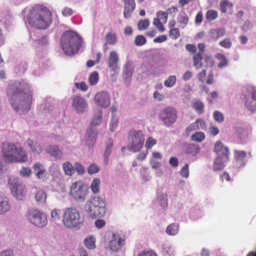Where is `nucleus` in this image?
Listing matches in <instances>:
<instances>
[{
	"instance_id": "nucleus-1",
	"label": "nucleus",
	"mask_w": 256,
	"mask_h": 256,
	"mask_svg": "<svg viewBox=\"0 0 256 256\" xmlns=\"http://www.w3.org/2000/svg\"><path fill=\"white\" fill-rule=\"evenodd\" d=\"M8 96L13 109L16 112H27L32 102L30 87L24 81L8 85Z\"/></svg>"
},
{
	"instance_id": "nucleus-2",
	"label": "nucleus",
	"mask_w": 256,
	"mask_h": 256,
	"mask_svg": "<svg viewBox=\"0 0 256 256\" xmlns=\"http://www.w3.org/2000/svg\"><path fill=\"white\" fill-rule=\"evenodd\" d=\"M27 20L29 24L33 27L46 29L52 22V14L46 6L38 4L30 10L28 15Z\"/></svg>"
},
{
	"instance_id": "nucleus-3",
	"label": "nucleus",
	"mask_w": 256,
	"mask_h": 256,
	"mask_svg": "<svg viewBox=\"0 0 256 256\" xmlns=\"http://www.w3.org/2000/svg\"><path fill=\"white\" fill-rule=\"evenodd\" d=\"M2 152L7 162H24L28 159L26 152L18 144H4Z\"/></svg>"
},
{
	"instance_id": "nucleus-4",
	"label": "nucleus",
	"mask_w": 256,
	"mask_h": 256,
	"mask_svg": "<svg viewBox=\"0 0 256 256\" xmlns=\"http://www.w3.org/2000/svg\"><path fill=\"white\" fill-rule=\"evenodd\" d=\"M82 42L80 37L71 30L64 32L60 40L62 49L68 56L76 54L81 46Z\"/></svg>"
},
{
	"instance_id": "nucleus-5",
	"label": "nucleus",
	"mask_w": 256,
	"mask_h": 256,
	"mask_svg": "<svg viewBox=\"0 0 256 256\" xmlns=\"http://www.w3.org/2000/svg\"><path fill=\"white\" fill-rule=\"evenodd\" d=\"M106 204L104 198L100 196L92 197L86 202L85 210L92 218L102 217L106 213Z\"/></svg>"
},
{
	"instance_id": "nucleus-6",
	"label": "nucleus",
	"mask_w": 256,
	"mask_h": 256,
	"mask_svg": "<svg viewBox=\"0 0 256 256\" xmlns=\"http://www.w3.org/2000/svg\"><path fill=\"white\" fill-rule=\"evenodd\" d=\"M128 150L133 152H138L144 146V136L140 130H132L128 133Z\"/></svg>"
},
{
	"instance_id": "nucleus-7",
	"label": "nucleus",
	"mask_w": 256,
	"mask_h": 256,
	"mask_svg": "<svg viewBox=\"0 0 256 256\" xmlns=\"http://www.w3.org/2000/svg\"><path fill=\"white\" fill-rule=\"evenodd\" d=\"M88 188L82 180H78L72 184L70 188V194L75 200L84 202L88 194Z\"/></svg>"
},
{
	"instance_id": "nucleus-8",
	"label": "nucleus",
	"mask_w": 256,
	"mask_h": 256,
	"mask_svg": "<svg viewBox=\"0 0 256 256\" xmlns=\"http://www.w3.org/2000/svg\"><path fill=\"white\" fill-rule=\"evenodd\" d=\"M62 220L63 224L66 228H74L80 223V212L76 208H67L63 214Z\"/></svg>"
},
{
	"instance_id": "nucleus-9",
	"label": "nucleus",
	"mask_w": 256,
	"mask_h": 256,
	"mask_svg": "<svg viewBox=\"0 0 256 256\" xmlns=\"http://www.w3.org/2000/svg\"><path fill=\"white\" fill-rule=\"evenodd\" d=\"M159 117L166 126H170L176 121L177 112L173 108L166 107L160 112Z\"/></svg>"
},
{
	"instance_id": "nucleus-10",
	"label": "nucleus",
	"mask_w": 256,
	"mask_h": 256,
	"mask_svg": "<svg viewBox=\"0 0 256 256\" xmlns=\"http://www.w3.org/2000/svg\"><path fill=\"white\" fill-rule=\"evenodd\" d=\"M28 218L34 226L42 228L47 224L46 216L37 210H30L28 212Z\"/></svg>"
},
{
	"instance_id": "nucleus-11",
	"label": "nucleus",
	"mask_w": 256,
	"mask_h": 256,
	"mask_svg": "<svg viewBox=\"0 0 256 256\" xmlns=\"http://www.w3.org/2000/svg\"><path fill=\"white\" fill-rule=\"evenodd\" d=\"M244 102L246 106L252 112L256 110V88H250L244 91Z\"/></svg>"
},
{
	"instance_id": "nucleus-12",
	"label": "nucleus",
	"mask_w": 256,
	"mask_h": 256,
	"mask_svg": "<svg viewBox=\"0 0 256 256\" xmlns=\"http://www.w3.org/2000/svg\"><path fill=\"white\" fill-rule=\"evenodd\" d=\"M125 236L122 233H113L109 247L112 251L118 252L124 244Z\"/></svg>"
},
{
	"instance_id": "nucleus-13",
	"label": "nucleus",
	"mask_w": 256,
	"mask_h": 256,
	"mask_svg": "<svg viewBox=\"0 0 256 256\" xmlns=\"http://www.w3.org/2000/svg\"><path fill=\"white\" fill-rule=\"evenodd\" d=\"M102 112L99 111L98 116L94 118L92 122L90 124V128L86 132V134L88 135L87 141L88 142H92V144H94L97 132L94 130H92V128L94 126L98 125L102 122Z\"/></svg>"
},
{
	"instance_id": "nucleus-14",
	"label": "nucleus",
	"mask_w": 256,
	"mask_h": 256,
	"mask_svg": "<svg viewBox=\"0 0 256 256\" xmlns=\"http://www.w3.org/2000/svg\"><path fill=\"white\" fill-rule=\"evenodd\" d=\"M94 100L98 106L104 108L108 107L110 102V95L105 92H98L95 96Z\"/></svg>"
},
{
	"instance_id": "nucleus-15",
	"label": "nucleus",
	"mask_w": 256,
	"mask_h": 256,
	"mask_svg": "<svg viewBox=\"0 0 256 256\" xmlns=\"http://www.w3.org/2000/svg\"><path fill=\"white\" fill-rule=\"evenodd\" d=\"M118 54L116 52L112 51L110 54L109 58L108 60V64L111 70L113 72V76L118 72Z\"/></svg>"
},
{
	"instance_id": "nucleus-16",
	"label": "nucleus",
	"mask_w": 256,
	"mask_h": 256,
	"mask_svg": "<svg viewBox=\"0 0 256 256\" xmlns=\"http://www.w3.org/2000/svg\"><path fill=\"white\" fill-rule=\"evenodd\" d=\"M214 152H216L218 156H227L229 157L230 152L228 147L220 141H218L215 143Z\"/></svg>"
},
{
	"instance_id": "nucleus-17",
	"label": "nucleus",
	"mask_w": 256,
	"mask_h": 256,
	"mask_svg": "<svg viewBox=\"0 0 256 256\" xmlns=\"http://www.w3.org/2000/svg\"><path fill=\"white\" fill-rule=\"evenodd\" d=\"M72 106L78 112H83L86 104L82 97L76 96L73 99Z\"/></svg>"
},
{
	"instance_id": "nucleus-18",
	"label": "nucleus",
	"mask_w": 256,
	"mask_h": 256,
	"mask_svg": "<svg viewBox=\"0 0 256 256\" xmlns=\"http://www.w3.org/2000/svg\"><path fill=\"white\" fill-rule=\"evenodd\" d=\"M206 127V123L204 120L198 119L194 122L190 124L186 128V132L188 134H189L192 131L196 130H205Z\"/></svg>"
},
{
	"instance_id": "nucleus-19",
	"label": "nucleus",
	"mask_w": 256,
	"mask_h": 256,
	"mask_svg": "<svg viewBox=\"0 0 256 256\" xmlns=\"http://www.w3.org/2000/svg\"><path fill=\"white\" fill-rule=\"evenodd\" d=\"M123 1L124 2V16L125 18H128L134 10L136 4L134 0H123Z\"/></svg>"
},
{
	"instance_id": "nucleus-20",
	"label": "nucleus",
	"mask_w": 256,
	"mask_h": 256,
	"mask_svg": "<svg viewBox=\"0 0 256 256\" xmlns=\"http://www.w3.org/2000/svg\"><path fill=\"white\" fill-rule=\"evenodd\" d=\"M228 160V157L227 156H217L214 164V170L215 171L220 170H222L226 164Z\"/></svg>"
},
{
	"instance_id": "nucleus-21",
	"label": "nucleus",
	"mask_w": 256,
	"mask_h": 256,
	"mask_svg": "<svg viewBox=\"0 0 256 256\" xmlns=\"http://www.w3.org/2000/svg\"><path fill=\"white\" fill-rule=\"evenodd\" d=\"M226 34V30L223 28L217 29H212L208 32L210 38L213 41H216L220 38Z\"/></svg>"
},
{
	"instance_id": "nucleus-22",
	"label": "nucleus",
	"mask_w": 256,
	"mask_h": 256,
	"mask_svg": "<svg viewBox=\"0 0 256 256\" xmlns=\"http://www.w3.org/2000/svg\"><path fill=\"white\" fill-rule=\"evenodd\" d=\"M32 168L36 172V176L39 178L42 179L45 177L44 174L46 170L42 164L40 162H37L34 164Z\"/></svg>"
},
{
	"instance_id": "nucleus-23",
	"label": "nucleus",
	"mask_w": 256,
	"mask_h": 256,
	"mask_svg": "<svg viewBox=\"0 0 256 256\" xmlns=\"http://www.w3.org/2000/svg\"><path fill=\"white\" fill-rule=\"evenodd\" d=\"M12 192L14 194V196L17 199L22 200L26 194V189L24 186L21 184L15 188L12 189Z\"/></svg>"
},
{
	"instance_id": "nucleus-24",
	"label": "nucleus",
	"mask_w": 256,
	"mask_h": 256,
	"mask_svg": "<svg viewBox=\"0 0 256 256\" xmlns=\"http://www.w3.org/2000/svg\"><path fill=\"white\" fill-rule=\"evenodd\" d=\"M113 146V142L111 139H108L106 143V148L104 153V161L105 164L108 162V158L112 153V149Z\"/></svg>"
},
{
	"instance_id": "nucleus-25",
	"label": "nucleus",
	"mask_w": 256,
	"mask_h": 256,
	"mask_svg": "<svg viewBox=\"0 0 256 256\" xmlns=\"http://www.w3.org/2000/svg\"><path fill=\"white\" fill-rule=\"evenodd\" d=\"M48 152L56 159H60L63 155L62 151L56 146H50L48 148Z\"/></svg>"
},
{
	"instance_id": "nucleus-26",
	"label": "nucleus",
	"mask_w": 256,
	"mask_h": 256,
	"mask_svg": "<svg viewBox=\"0 0 256 256\" xmlns=\"http://www.w3.org/2000/svg\"><path fill=\"white\" fill-rule=\"evenodd\" d=\"M10 209L7 198L0 195V214H4Z\"/></svg>"
},
{
	"instance_id": "nucleus-27",
	"label": "nucleus",
	"mask_w": 256,
	"mask_h": 256,
	"mask_svg": "<svg viewBox=\"0 0 256 256\" xmlns=\"http://www.w3.org/2000/svg\"><path fill=\"white\" fill-rule=\"evenodd\" d=\"M27 144L34 153L40 154L42 152V148L41 146L36 142L30 139H28Z\"/></svg>"
},
{
	"instance_id": "nucleus-28",
	"label": "nucleus",
	"mask_w": 256,
	"mask_h": 256,
	"mask_svg": "<svg viewBox=\"0 0 256 256\" xmlns=\"http://www.w3.org/2000/svg\"><path fill=\"white\" fill-rule=\"evenodd\" d=\"M235 134L240 139L244 138L248 134V130L246 128L242 126H238L236 128Z\"/></svg>"
},
{
	"instance_id": "nucleus-29",
	"label": "nucleus",
	"mask_w": 256,
	"mask_h": 256,
	"mask_svg": "<svg viewBox=\"0 0 256 256\" xmlns=\"http://www.w3.org/2000/svg\"><path fill=\"white\" fill-rule=\"evenodd\" d=\"M192 106L198 114H202L204 112V105L200 100H194L192 102Z\"/></svg>"
},
{
	"instance_id": "nucleus-30",
	"label": "nucleus",
	"mask_w": 256,
	"mask_h": 256,
	"mask_svg": "<svg viewBox=\"0 0 256 256\" xmlns=\"http://www.w3.org/2000/svg\"><path fill=\"white\" fill-rule=\"evenodd\" d=\"M234 158L237 162H240V166L245 164L244 160L246 157V152L245 151L235 150L234 152Z\"/></svg>"
},
{
	"instance_id": "nucleus-31",
	"label": "nucleus",
	"mask_w": 256,
	"mask_h": 256,
	"mask_svg": "<svg viewBox=\"0 0 256 256\" xmlns=\"http://www.w3.org/2000/svg\"><path fill=\"white\" fill-rule=\"evenodd\" d=\"M106 43L105 44V46L106 45V44L114 45L118 42L117 36L115 33L112 32H108L106 35Z\"/></svg>"
},
{
	"instance_id": "nucleus-32",
	"label": "nucleus",
	"mask_w": 256,
	"mask_h": 256,
	"mask_svg": "<svg viewBox=\"0 0 256 256\" xmlns=\"http://www.w3.org/2000/svg\"><path fill=\"white\" fill-rule=\"evenodd\" d=\"M178 224H171L166 228V233L168 235L174 236L178 233Z\"/></svg>"
},
{
	"instance_id": "nucleus-33",
	"label": "nucleus",
	"mask_w": 256,
	"mask_h": 256,
	"mask_svg": "<svg viewBox=\"0 0 256 256\" xmlns=\"http://www.w3.org/2000/svg\"><path fill=\"white\" fill-rule=\"evenodd\" d=\"M133 74L132 66L130 62H128L124 71V76L125 78H130Z\"/></svg>"
},
{
	"instance_id": "nucleus-34",
	"label": "nucleus",
	"mask_w": 256,
	"mask_h": 256,
	"mask_svg": "<svg viewBox=\"0 0 256 256\" xmlns=\"http://www.w3.org/2000/svg\"><path fill=\"white\" fill-rule=\"evenodd\" d=\"M202 55L200 53H197L193 57L194 66L196 69H200L202 66Z\"/></svg>"
},
{
	"instance_id": "nucleus-35",
	"label": "nucleus",
	"mask_w": 256,
	"mask_h": 256,
	"mask_svg": "<svg viewBox=\"0 0 256 256\" xmlns=\"http://www.w3.org/2000/svg\"><path fill=\"white\" fill-rule=\"evenodd\" d=\"M46 194L43 190H38L35 196L36 201L40 204H44L46 200Z\"/></svg>"
},
{
	"instance_id": "nucleus-36",
	"label": "nucleus",
	"mask_w": 256,
	"mask_h": 256,
	"mask_svg": "<svg viewBox=\"0 0 256 256\" xmlns=\"http://www.w3.org/2000/svg\"><path fill=\"white\" fill-rule=\"evenodd\" d=\"M220 10L222 12L226 14L228 8H232L233 4L227 0H222L220 2Z\"/></svg>"
},
{
	"instance_id": "nucleus-37",
	"label": "nucleus",
	"mask_w": 256,
	"mask_h": 256,
	"mask_svg": "<svg viewBox=\"0 0 256 256\" xmlns=\"http://www.w3.org/2000/svg\"><path fill=\"white\" fill-rule=\"evenodd\" d=\"M216 58L220 61L218 64V66L219 68H222L228 65V60L224 54H217Z\"/></svg>"
},
{
	"instance_id": "nucleus-38",
	"label": "nucleus",
	"mask_w": 256,
	"mask_h": 256,
	"mask_svg": "<svg viewBox=\"0 0 256 256\" xmlns=\"http://www.w3.org/2000/svg\"><path fill=\"white\" fill-rule=\"evenodd\" d=\"M63 169L66 175L71 176L74 172V170L72 164L68 162H66L63 164Z\"/></svg>"
},
{
	"instance_id": "nucleus-39",
	"label": "nucleus",
	"mask_w": 256,
	"mask_h": 256,
	"mask_svg": "<svg viewBox=\"0 0 256 256\" xmlns=\"http://www.w3.org/2000/svg\"><path fill=\"white\" fill-rule=\"evenodd\" d=\"M199 147L196 144H189L186 148V152L188 154H190L193 156L196 155L199 152Z\"/></svg>"
},
{
	"instance_id": "nucleus-40",
	"label": "nucleus",
	"mask_w": 256,
	"mask_h": 256,
	"mask_svg": "<svg viewBox=\"0 0 256 256\" xmlns=\"http://www.w3.org/2000/svg\"><path fill=\"white\" fill-rule=\"evenodd\" d=\"M218 17V13L216 10H210L207 11L206 14V18L208 21H212Z\"/></svg>"
},
{
	"instance_id": "nucleus-41",
	"label": "nucleus",
	"mask_w": 256,
	"mask_h": 256,
	"mask_svg": "<svg viewBox=\"0 0 256 256\" xmlns=\"http://www.w3.org/2000/svg\"><path fill=\"white\" fill-rule=\"evenodd\" d=\"M191 138L193 141L200 142L204 139L205 136L203 132H197L192 135Z\"/></svg>"
},
{
	"instance_id": "nucleus-42",
	"label": "nucleus",
	"mask_w": 256,
	"mask_h": 256,
	"mask_svg": "<svg viewBox=\"0 0 256 256\" xmlns=\"http://www.w3.org/2000/svg\"><path fill=\"white\" fill-rule=\"evenodd\" d=\"M100 181L98 178H95L93 180L90 186L92 191L96 194L100 192Z\"/></svg>"
},
{
	"instance_id": "nucleus-43",
	"label": "nucleus",
	"mask_w": 256,
	"mask_h": 256,
	"mask_svg": "<svg viewBox=\"0 0 256 256\" xmlns=\"http://www.w3.org/2000/svg\"><path fill=\"white\" fill-rule=\"evenodd\" d=\"M150 25V22L147 19L140 20L138 23V28L140 30H144L148 28Z\"/></svg>"
},
{
	"instance_id": "nucleus-44",
	"label": "nucleus",
	"mask_w": 256,
	"mask_h": 256,
	"mask_svg": "<svg viewBox=\"0 0 256 256\" xmlns=\"http://www.w3.org/2000/svg\"><path fill=\"white\" fill-rule=\"evenodd\" d=\"M8 184L10 186V189H13L16 188L19 186V185H21L22 184L19 182V180L18 178L11 176L9 178L8 180Z\"/></svg>"
},
{
	"instance_id": "nucleus-45",
	"label": "nucleus",
	"mask_w": 256,
	"mask_h": 256,
	"mask_svg": "<svg viewBox=\"0 0 256 256\" xmlns=\"http://www.w3.org/2000/svg\"><path fill=\"white\" fill-rule=\"evenodd\" d=\"M98 74L97 72H93L89 76L88 80L90 85L96 84L98 80Z\"/></svg>"
},
{
	"instance_id": "nucleus-46",
	"label": "nucleus",
	"mask_w": 256,
	"mask_h": 256,
	"mask_svg": "<svg viewBox=\"0 0 256 256\" xmlns=\"http://www.w3.org/2000/svg\"><path fill=\"white\" fill-rule=\"evenodd\" d=\"M176 78L175 76H170L164 82L166 87L171 88L173 86L176 82Z\"/></svg>"
},
{
	"instance_id": "nucleus-47",
	"label": "nucleus",
	"mask_w": 256,
	"mask_h": 256,
	"mask_svg": "<svg viewBox=\"0 0 256 256\" xmlns=\"http://www.w3.org/2000/svg\"><path fill=\"white\" fill-rule=\"evenodd\" d=\"M86 247L89 249H93L95 247V240L92 237L86 238L84 240Z\"/></svg>"
},
{
	"instance_id": "nucleus-48",
	"label": "nucleus",
	"mask_w": 256,
	"mask_h": 256,
	"mask_svg": "<svg viewBox=\"0 0 256 256\" xmlns=\"http://www.w3.org/2000/svg\"><path fill=\"white\" fill-rule=\"evenodd\" d=\"M146 42V38L142 35L137 36L134 40V44L136 46H142L144 45Z\"/></svg>"
},
{
	"instance_id": "nucleus-49",
	"label": "nucleus",
	"mask_w": 256,
	"mask_h": 256,
	"mask_svg": "<svg viewBox=\"0 0 256 256\" xmlns=\"http://www.w3.org/2000/svg\"><path fill=\"white\" fill-rule=\"evenodd\" d=\"M157 18H159L162 23L166 24L168 20V14L167 12L160 10L156 12Z\"/></svg>"
},
{
	"instance_id": "nucleus-50",
	"label": "nucleus",
	"mask_w": 256,
	"mask_h": 256,
	"mask_svg": "<svg viewBox=\"0 0 256 256\" xmlns=\"http://www.w3.org/2000/svg\"><path fill=\"white\" fill-rule=\"evenodd\" d=\"M170 37L173 40L178 39L180 36V32L178 28H173L169 32Z\"/></svg>"
},
{
	"instance_id": "nucleus-51",
	"label": "nucleus",
	"mask_w": 256,
	"mask_h": 256,
	"mask_svg": "<svg viewBox=\"0 0 256 256\" xmlns=\"http://www.w3.org/2000/svg\"><path fill=\"white\" fill-rule=\"evenodd\" d=\"M220 45L225 48H230L232 46V42L230 38H226L219 42Z\"/></svg>"
},
{
	"instance_id": "nucleus-52",
	"label": "nucleus",
	"mask_w": 256,
	"mask_h": 256,
	"mask_svg": "<svg viewBox=\"0 0 256 256\" xmlns=\"http://www.w3.org/2000/svg\"><path fill=\"white\" fill-rule=\"evenodd\" d=\"M61 212L60 209L55 208L51 212V218L54 221H57L60 220Z\"/></svg>"
},
{
	"instance_id": "nucleus-53",
	"label": "nucleus",
	"mask_w": 256,
	"mask_h": 256,
	"mask_svg": "<svg viewBox=\"0 0 256 256\" xmlns=\"http://www.w3.org/2000/svg\"><path fill=\"white\" fill-rule=\"evenodd\" d=\"M153 24L157 28L158 30L160 32H163L165 30L162 22L157 18H154L153 21Z\"/></svg>"
},
{
	"instance_id": "nucleus-54",
	"label": "nucleus",
	"mask_w": 256,
	"mask_h": 256,
	"mask_svg": "<svg viewBox=\"0 0 256 256\" xmlns=\"http://www.w3.org/2000/svg\"><path fill=\"white\" fill-rule=\"evenodd\" d=\"M156 140L152 137L148 138L146 142L145 146L147 150L150 149L156 144Z\"/></svg>"
},
{
	"instance_id": "nucleus-55",
	"label": "nucleus",
	"mask_w": 256,
	"mask_h": 256,
	"mask_svg": "<svg viewBox=\"0 0 256 256\" xmlns=\"http://www.w3.org/2000/svg\"><path fill=\"white\" fill-rule=\"evenodd\" d=\"M214 120L218 122H222L224 120V116L222 113L215 111L214 113Z\"/></svg>"
},
{
	"instance_id": "nucleus-56",
	"label": "nucleus",
	"mask_w": 256,
	"mask_h": 256,
	"mask_svg": "<svg viewBox=\"0 0 256 256\" xmlns=\"http://www.w3.org/2000/svg\"><path fill=\"white\" fill-rule=\"evenodd\" d=\"M188 164H186L184 166L181 168L180 173V175L184 178H188L189 176V170H188Z\"/></svg>"
},
{
	"instance_id": "nucleus-57",
	"label": "nucleus",
	"mask_w": 256,
	"mask_h": 256,
	"mask_svg": "<svg viewBox=\"0 0 256 256\" xmlns=\"http://www.w3.org/2000/svg\"><path fill=\"white\" fill-rule=\"evenodd\" d=\"M100 167L95 164H91L88 168V172L92 174L98 172L100 170Z\"/></svg>"
},
{
	"instance_id": "nucleus-58",
	"label": "nucleus",
	"mask_w": 256,
	"mask_h": 256,
	"mask_svg": "<svg viewBox=\"0 0 256 256\" xmlns=\"http://www.w3.org/2000/svg\"><path fill=\"white\" fill-rule=\"evenodd\" d=\"M74 170H76L79 174H83L86 172L84 167L79 162L74 164Z\"/></svg>"
},
{
	"instance_id": "nucleus-59",
	"label": "nucleus",
	"mask_w": 256,
	"mask_h": 256,
	"mask_svg": "<svg viewBox=\"0 0 256 256\" xmlns=\"http://www.w3.org/2000/svg\"><path fill=\"white\" fill-rule=\"evenodd\" d=\"M204 62L206 63V67H212L214 64V60L210 56H206L204 58Z\"/></svg>"
},
{
	"instance_id": "nucleus-60",
	"label": "nucleus",
	"mask_w": 256,
	"mask_h": 256,
	"mask_svg": "<svg viewBox=\"0 0 256 256\" xmlns=\"http://www.w3.org/2000/svg\"><path fill=\"white\" fill-rule=\"evenodd\" d=\"M118 120L116 116H112L110 124V128L112 132H114L118 126Z\"/></svg>"
},
{
	"instance_id": "nucleus-61",
	"label": "nucleus",
	"mask_w": 256,
	"mask_h": 256,
	"mask_svg": "<svg viewBox=\"0 0 256 256\" xmlns=\"http://www.w3.org/2000/svg\"><path fill=\"white\" fill-rule=\"evenodd\" d=\"M32 174V170L30 168L22 167L20 171V174L22 176H28Z\"/></svg>"
},
{
	"instance_id": "nucleus-62",
	"label": "nucleus",
	"mask_w": 256,
	"mask_h": 256,
	"mask_svg": "<svg viewBox=\"0 0 256 256\" xmlns=\"http://www.w3.org/2000/svg\"><path fill=\"white\" fill-rule=\"evenodd\" d=\"M137 256H157V255L154 250H150L142 251Z\"/></svg>"
},
{
	"instance_id": "nucleus-63",
	"label": "nucleus",
	"mask_w": 256,
	"mask_h": 256,
	"mask_svg": "<svg viewBox=\"0 0 256 256\" xmlns=\"http://www.w3.org/2000/svg\"><path fill=\"white\" fill-rule=\"evenodd\" d=\"M206 70H203L200 72L197 75L198 79L201 82H204L206 80Z\"/></svg>"
},
{
	"instance_id": "nucleus-64",
	"label": "nucleus",
	"mask_w": 256,
	"mask_h": 256,
	"mask_svg": "<svg viewBox=\"0 0 256 256\" xmlns=\"http://www.w3.org/2000/svg\"><path fill=\"white\" fill-rule=\"evenodd\" d=\"M95 226L98 228H103L106 224V222L102 219H98L95 221Z\"/></svg>"
}]
</instances>
